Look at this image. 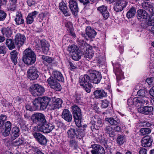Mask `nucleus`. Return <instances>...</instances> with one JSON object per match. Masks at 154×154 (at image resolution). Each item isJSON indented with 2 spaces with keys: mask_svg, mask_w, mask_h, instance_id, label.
Wrapping results in <instances>:
<instances>
[{
  "mask_svg": "<svg viewBox=\"0 0 154 154\" xmlns=\"http://www.w3.org/2000/svg\"><path fill=\"white\" fill-rule=\"evenodd\" d=\"M2 32L4 35L8 38L11 37L12 34L10 28L9 27L3 28Z\"/></svg>",
  "mask_w": 154,
  "mask_h": 154,
  "instance_id": "33",
  "label": "nucleus"
},
{
  "mask_svg": "<svg viewBox=\"0 0 154 154\" xmlns=\"http://www.w3.org/2000/svg\"><path fill=\"white\" fill-rule=\"evenodd\" d=\"M91 79L89 76L87 75H85L84 76H81L79 79V83L81 86H85L87 85L90 84Z\"/></svg>",
  "mask_w": 154,
  "mask_h": 154,
  "instance_id": "16",
  "label": "nucleus"
},
{
  "mask_svg": "<svg viewBox=\"0 0 154 154\" xmlns=\"http://www.w3.org/2000/svg\"><path fill=\"white\" fill-rule=\"evenodd\" d=\"M42 59L44 61H46L48 63H51L52 61V60L51 57L44 55L42 56Z\"/></svg>",
  "mask_w": 154,
  "mask_h": 154,
  "instance_id": "56",
  "label": "nucleus"
},
{
  "mask_svg": "<svg viewBox=\"0 0 154 154\" xmlns=\"http://www.w3.org/2000/svg\"><path fill=\"white\" fill-rule=\"evenodd\" d=\"M47 143V139L42 134L39 133V143L41 144L45 145Z\"/></svg>",
  "mask_w": 154,
  "mask_h": 154,
  "instance_id": "40",
  "label": "nucleus"
},
{
  "mask_svg": "<svg viewBox=\"0 0 154 154\" xmlns=\"http://www.w3.org/2000/svg\"><path fill=\"white\" fill-rule=\"evenodd\" d=\"M117 141L119 144H123L125 142L124 137L122 136H119L117 138Z\"/></svg>",
  "mask_w": 154,
  "mask_h": 154,
  "instance_id": "53",
  "label": "nucleus"
},
{
  "mask_svg": "<svg viewBox=\"0 0 154 154\" xmlns=\"http://www.w3.org/2000/svg\"><path fill=\"white\" fill-rule=\"evenodd\" d=\"M97 140L98 141L104 145L106 143V140L102 135L99 136Z\"/></svg>",
  "mask_w": 154,
  "mask_h": 154,
  "instance_id": "45",
  "label": "nucleus"
},
{
  "mask_svg": "<svg viewBox=\"0 0 154 154\" xmlns=\"http://www.w3.org/2000/svg\"><path fill=\"white\" fill-rule=\"evenodd\" d=\"M26 39L24 35L17 33L15 36L14 39L15 45L17 47H20L23 45Z\"/></svg>",
  "mask_w": 154,
  "mask_h": 154,
  "instance_id": "7",
  "label": "nucleus"
},
{
  "mask_svg": "<svg viewBox=\"0 0 154 154\" xmlns=\"http://www.w3.org/2000/svg\"><path fill=\"white\" fill-rule=\"evenodd\" d=\"M61 11L65 16H69L70 15V14L69 12L68 9L67 7H64V8L62 9Z\"/></svg>",
  "mask_w": 154,
  "mask_h": 154,
  "instance_id": "54",
  "label": "nucleus"
},
{
  "mask_svg": "<svg viewBox=\"0 0 154 154\" xmlns=\"http://www.w3.org/2000/svg\"><path fill=\"white\" fill-rule=\"evenodd\" d=\"M47 121L44 115L42 113H39V126L40 125L46 123Z\"/></svg>",
  "mask_w": 154,
  "mask_h": 154,
  "instance_id": "38",
  "label": "nucleus"
},
{
  "mask_svg": "<svg viewBox=\"0 0 154 154\" xmlns=\"http://www.w3.org/2000/svg\"><path fill=\"white\" fill-rule=\"evenodd\" d=\"M49 44H47L45 46L42 47V51L45 54H47L49 50Z\"/></svg>",
  "mask_w": 154,
  "mask_h": 154,
  "instance_id": "62",
  "label": "nucleus"
},
{
  "mask_svg": "<svg viewBox=\"0 0 154 154\" xmlns=\"http://www.w3.org/2000/svg\"><path fill=\"white\" fill-rule=\"evenodd\" d=\"M16 3H13L12 2V3H10L8 6V10L11 11H14L15 9L16 4Z\"/></svg>",
  "mask_w": 154,
  "mask_h": 154,
  "instance_id": "52",
  "label": "nucleus"
},
{
  "mask_svg": "<svg viewBox=\"0 0 154 154\" xmlns=\"http://www.w3.org/2000/svg\"><path fill=\"white\" fill-rule=\"evenodd\" d=\"M140 131L142 135H144L149 134L151 130L149 128H141Z\"/></svg>",
  "mask_w": 154,
  "mask_h": 154,
  "instance_id": "41",
  "label": "nucleus"
},
{
  "mask_svg": "<svg viewBox=\"0 0 154 154\" xmlns=\"http://www.w3.org/2000/svg\"><path fill=\"white\" fill-rule=\"evenodd\" d=\"M95 97L97 99H100L106 97L107 93L103 89L98 88L93 93Z\"/></svg>",
  "mask_w": 154,
  "mask_h": 154,
  "instance_id": "12",
  "label": "nucleus"
},
{
  "mask_svg": "<svg viewBox=\"0 0 154 154\" xmlns=\"http://www.w3.org/2000/svg\"><path fill=\"white\" fill-rule=\"evenodd\" d=\"M45 91V89L43 86L39 85V96L44 94Z\"/></svg>",
  "mask_w": 154,
  "mask_h": 154,
  "instance_id": "64",
  "label": "nucleus"
},
{
  "mask_svg": "<svg viewBox=\"0 0 154 154\" xmlns=\"http://www.w3.org/2000/svg\"><path fill=\"white\" fill-rule=\"evenodd\" d=\"M136 14V10L134 8L132 7L127 12L126 14L127 17L129 19L134 17Z\"/></svg>",
  "mask_w": 154,
  "mask_h": 154,
  "instance_id": "35",
  "label": "nucleus"
},
{
  "mask_svg": "<svg viewBox=\"0 0 154 154\" xmlns=\"http://www.w3.org/2000/svg\"><path fill=\"white\" fill-rule=\"evenodd\" d=\"M20 135V129L18 127H13L11 132V141L12 142L13 140L18 137Z\"/></svg>",
  "mask_w": 154,
  "mask_h": 154,
  "instance_id": "19",
  "label": "nucleus"
},
{
  "mask_svg": "<svg viewBox=\"0 0 154 154\" xmlns=\"http://www.w3.org/2000/svg\"><path fill=\"white\" fill-rule=\"evenodd\" d=\"M91 72L90 74L92 78L93 83L95 84L99 83L102 79L100 73L96 70H93Z\"/></svg>",
  "mask_w": 154,
  "mask_h": 154,
  "instance_id": "11",
  "label": "nucleus"
},
{
  "mask_svg": "<svg viewBox=\"0 0 154 154\" xmlns=\"http://www.w3.org/2000/svg\"><path fill=\"white\" fill-rule=\"evenodd\" d=\"M10 130L4 128L3 131V135L4 136H7L9 135L10 133Z\"/></svg>",
  "mask_w": 154,
  "mask_h": 154,
  "instance_id": "63",
  "label": "nucleus"
},
{
  "mask_svg": "<svg viewBox=\"0 0 154 154\" xmlns=\"http://www.w3.org/2000/svg\"><path fill=\"white\" fill-rule=\"evenodd\" d=\"M147 91L145 89H141L137 91V94L140 97H146Z\"/></svg>",
  "mask_w": 154,
  "mask_h": 154,
  "instance_id": "44",
  "label": "nucleus"
},
{
  "mask_svg": "<svg viewBox=\"0 0 154 154\" xmlns=\"http://www.w3.org/2000/svg\"><path fill=\"white\" fill-rule=\"evenodd\" d=\"M85 31L86 35L90 38H94L97 34L95 30L89 26H87L86 27Z\"/></svg>",
  "mask_w": 154,
  "mask_h": 154,
  "instance_id": "20",
  "label": "nucleus"
},
{
  "mask_svg": "<svg viewBox=\"0 0 154 154\" xmlns=\"http://www.w3.org/2000/svg\"><path fill=\"white\" fill-rule=\"evenodd\" d=\"M112 65L113 66V71L115 72L116 76V79L117 83L121 79L120 77L122 75L123 73L120 68V65L118 63L116 64L115 65H114L113 64Z\"/></svg>",
  "mask_w": 154,
  "mask_h": 154,
  "instance_id": "15",
  "label": "nucleus"
},
{
  "mask_svg": "<svg viewBox=\"0 0 154 154\" xmlns=\"http://www.w3.org/2000/svg\"><path fill=\"white\" fill-rule=\"evenodd\" d=\"M148 24L149 25L154 26V13H152L149 17Z\"/></svg>",
  "mask_w": 154,
  "mask_h": 154,
  "instance_id": "49",
  "label": "nucleus"
},
{
  "mask_svg": "<svg viewBox=\"0 0 154 154\" xmlns=\"http://www.w3.org/2000/svg\"><path fill=\"white\" fill-rule=\"evenodd\" d=\"M126 2L124 0L118 1L116 3L114 9L116 12L121 11L126 6Z\"/></svg>",
  "mask_w": 154,
  "mask_h": 154,
  "instance_id": "13",
  "label": "nucleus"
},
{
  "mask_svg": "<svg viewBox=\"0 0 154 154\" xmlns=\"http://www.w3.org/2000/svg\"><path fill=\"white\" fill-rule=\"evenodd\" d=\"M101 106L103 108H106L108 106L109 102L106 100H102L101 101Z\"/></svg>",
  "mask_w": 154,
  "mask_h": 154,
  "instance_id": "61",
  "label": "nucleus"
},
{
  "mask_svg": "<svg viewBox=\"0 0 154 154\" xmlns=\"http://www.w3.org/2000/svg\"><path fill=\"white\" fill-rule=\"evenodd\" d=\"M7 0H0V9L4 10L6 8Z\"/></svg>",
  "mask_w": 154,
  "mask_h": 154,
  "instance_id": "50",
  "label": "nucleus"
},
{
  "mask_svg": "<svg viewBox=\"0 0 154 154\" xmlns=\"http://www.w3.org/2000/svg\"><path fill=\"white\" fill-rule=\"evenodd\" d=\"M137 17L138 19H146L148 16V14L144 10L139 9L137 11Z\"/></svg>",
  "mask_w": 154,
  "mask_h": 154,
  "instance_id": "24",
  "label": "nucleus"
},
{
  "mask_svg": "<svg viewBox=\"0 0 154 154\" xmlns=\"http://www.w3.org/2000/svg\"><path fill=\"white\" fill-rule=\"evenodd\" d=\"M78 44L79 47L82 48L84 49L85 47L88 46V44L86 42L83 40H79L78 41Z\"/></svg>",
  "mask_w": 154,
  "mask_h": 154,
  "instance_id": "47",
  "label": "nucleus"
},
{
  "mask_svg": "<svg viewBox=\"0 0 154 154\" xmlns=\"http://www.w3.org/2000/svg\"><path fill=\"white\" fill-rule=\"evenodd\" d=\"M53 74L54 79L60 81H63L64 80L62 74L60 72L55 71L53 72Z\"/></svg>",
  "mask_w": 154,
  "mask_h": 154,
  "instance_id": "28",
  "label": "nucleus"
},
{
  "mask_svg": "<svg viewBox=\"0 0 154 154\" xmlns=\"http://www.w3.org/2000/svg\"><path fill=\"white\" fill-rule=\"evenodd\" d=\"M67 137L70 139L75 138L81 139L85 134L83 131L79 129H76L74 128H70L67 131Z\"/></svg>",
  "mask_w": 154,
  "mask_h": 154,
  "instance_id": "2",
  "label": "nucleus"
},
{
  "mask_svg": "<svg viewBox=\"0 0 154 154\" xmlns=\"http://www.w3.org/2000/svg\"><path fill=\"white\" fill-rule=\"evenodd\" d=\"M76 48H77V46L75 45H70L68 47V51L69 53H72L75 51L77 50Z\"/></svg>",
  "mask_w": 154,
  "mask_h": 154,
  "instance_id": "51",
  "label": "nucleus"
},
{
  "mask_svg": "<svg viewBox=\"0 0 154 154\" xmlns=\"http://www.w3.org/2000/svg\"><path fill=\"white\" fill-rule=\"evenodd\" d=\"M82 55V53L79 50H77L75 51L72 54V57L73 60H78L81 58Z\"/></svg>",
  "mask_w": 154,
  "mask_h": 154,
  "instance_id": "30",
  "label": "nucleus"
},
{
  "mask_svg": "<svg viewBox=\"0 0 154 154\" xmlns=\"http://www.w3.org/2000/svg\"><path fill=\"white\" fill-rule=\"evenodd\" d=\"M50 99L47 97H39V103L40 104V109L44 110L45 109L47 106H48Z\"/></svg>",
  "mask_w": 154,
  "mask_h": 154,
  "instance_id": "8",
  "label": "nucleus"
},
{
  "mask_svg": "<svg viewBox=\"0 0 154 154\" xmlns=\"http://www.w3.org/2000/svg\"><path fill=\"white\" fill-rule=\"evenodd\" d=\"M74 119L75 124L78 127H80L82 126L81 123V120L82 116H77V117H73Z\"/></svg>",
  "mask_w": 154,
  "mask_h": 154,
  "instance_id": "42",
  "label": "nucleus"
},
{
  "mask_svg": "<svg viewBox=\"0 0 154 154\" xmlns=\"http://www.w3.org/2000/svg\"><path fill=\"white\" fill-rule=\"evenodd\" d=\"M62 100L60 98H52L51 103L49 104L48 109L50 110L59 109L62 106Z\"/></svg>",
  "mask_w": 154,
  "mask_h": 154,
  "instance_id": "4",
  "label": "nucleus"
},
{
  "mask_svg": "<svg viewBox=\"0 0 154 154\" xmlns=\"http://www.w3.org/2000/svg\"><path fill=\"white\" fill-rule=\"evenodd\" d=\"M153 109V107L147 106L140 107L138 109L139 112L148 115L152 112Z\"/></svg>",
  "mask_w": 154,
  "mask_h": 154,
  "instance_id": "18",
  "label": "nucleus"
},
{
  "mask_svg": "<svg viewBox=\"0 0 154 154\" xmlns=\"http://www.w3.org/2000/svg\"><path fill=\"white\" fill-rule=\"evenodd\" d=\"M98 10L101 13L103 17L106 19L109 16V14L107 11V6L102 5L97 8Z\"/></svg>",
  "mask_w": 154,
  "mask_h": 154,
  "instance_id": "21",
  "label": "nucleus"
},
{
  "mask_svg": "<svg viewBox=\"0 0 154 154\" xmlns=\"http://www.w3.org/2000/svg\"><path fill=\"white\" fill-rule=\"evenodd\" d=\"M33 107L35 109V110L37 109L38 106V98H35L33 102Z\"/></svg>",
  "mask_w": 154,
  "mask_h": 154,
  "instance_id": "58",
  "label": "nucleus"
},
{
  "mask_svg": "<svg viewBox=\"0 0 154 154\" xmlns=\"http://www.w3.org/2000/svg\"><path fill=\"white\" fill-rule=\"evenodd\" d=\"M4 10L0 9V21L4 20L7 16L6 13L4 11Z\"/></svg>",
  "mask_w": 154,
  "mask_h": 154,
  "instance_id": "48",
  "label": "nucleus"
},
{
  "mask_svg": "<svg viewBox=\"0 0 154 154\" xmlns=\"http://www.w3.org/2000/svg\"><path fill=\"white\" fill-rule=\"evenodd\" d=\"M146 82L149 85H153L154 84V78H148Z\"/></svg>",
  "mask_w": 154,
  "mask_h": 154,
  "instance_id": "59",
  "label": "nucleus"
},
{
  "mask_svg": "<svg viewBox=\"0 0 154 154\" xmlns=\"http://www.w3.org/2000/svg\"><path fill=\"white\" fill-rule=\"evenodd\" d=\"M72 109L73 112V117L82 116L81 110L80 108L76 105L72 106Z\"/></svg>",
  "mask_w": 154,
  "mask_h": 154,
  "instance_id": "27",
  "label": "nucleus"
},
{
  "mask_svg": "<svg viewBox=\"0 0 154 154\" xmlns=\"http://www.w3.org/2000/svg\"><path fill=\"white\" fill-rule=\"evenodd\" d=\"M47 82L50 85L51 87L56 91H60L61 89V87L60 84L58 83L57 80L54 79L52 77L49 78Z\"/></svg>",
  "mask_w": 154,
  "mask_h": 154,
  "instance_id": "6",
  "label": "nucleus"
},
{
  "mask_svg": "<svg viewBox=\"0 0 154 154\" xmlns=\"http://www.w3.org/2000/svg\"><path fill=\"white\" fill-rule=\"evenodd\" d=\"M153 5L154 4L150 2H149V4L148 6V10L150 13H154L153 11Z\"/></svg>",
  "mask_w": 154,
  "mask_h": 154,
  "instance_id": "57",
  "label": "nucleus"
},
{
  "mask_svg": "<svg viewBox=\"0 0 154 154\" xmlns=\"http://www.w3.org/2000/svg\"><path fill=\"white\" fill-rule=\"evenodd\" d=\"M69 143V146L74 149H76L78 147V142L75 138L70 139Z\"/></svg>",
  "mask_w": 154,
  "mask_h": 154,
  "instance_id": "36",
  "label": "nucleus"
},
{
  "mask_svg": "<svg viewBox=\"0 0 154 154\" xmlns=\"http://www.w3.org/2000/svg\"><path fill=\"white\" fill-rule=\"evenodd\" d=\"M153 141L152 138L149 136L144 137L142 139V145L145 147H150L152 145Z\"/></svg>",
  "mask_w": 154,
  "mask_h": 154,
  "instance_id": "14",
  "label": "nucleus"
},
{
  "mask_svg": "<svg viewBox=\"0 0 154 154\" xmlns=\"http://www.w3.org/2000/svg\"><path fill=\"white\" fill-rule=\"evenodd\" d=\"M83 88H84V89L87 93H90L91 91V88L92 87L90 84L88 85H87L85 86H82Z\"/></svg>",
  "mask_w": 154,
  "mask_h": 154,
  "instance_id": "60",
  "label": "nucleus"
},
{
  "mask_svg": "<svg viewBox=\"0 0 154 154\" xmlns=\"http://www.w3.org/2000/svg\"><path fill=\"white\" fill-rule=\"evenodd\" d=\"M149 99L146 97H135L133 99L129 98L127 101L128 105H134L139 106L146 105L149 103Z\"/></svg>",
  "mask_w": 154,
  "mask_h": 154,
  "instance_id": "3",
  "label": "nucleus"
},
{
  "mask_svg": "<svg viewBox=\"0 0 154 154\" xmlns=\"http://www.w3.org/2000/svg\"><path fill=\"white\" fill-rule=\"evenodd\" d=\"M84 55L85 58H91L94 55L93 49L88 48L86 49L84 53Z\"/></svg>",
  "mask_w": 154,
  "mask_h": 154,
  "instance_id": "32",
  "label": "nucleus"
},
{
  "mask_svg": "<svg viewBox=\"0 0 154 154\" xmlns=\"http://www.w3.org/2000/svg\"><path fill=\"white\" fill-rule=\"evenodd\" d=\"M6 44L10 50H12L15 48V45L11 39H7Z\"/></svg>",
  "mask_w": 154,
  "mask_h": 154,
  "instance_id": "34",
  "label": "nucleus"
},
{
  "mask_svg": "<svg viewBox=\"0 0 154 154\" xmlns=\"http://www.w3.org/2000/svg\"><path fill=\"white\" fill-rule=\"evenodd\" d=\"M62 117L66 121L69 122L72 119V116L70 111L67 109H64L62 113Z\"/></svg>",
  "mask_w": 154,
  "mask_h": 154,
  "instance_id": "17",
  "label": "nucleus"
},
{
  "mask_svg": "<svg viewBox=\"0 0 154 154\" xmlns=\"http://www.w3.org/2000/svg\"><path fill=\"white\" fill-rule=\"evenodd\" d=\"M36 56L31 49L27 48L24 51L23 61L27 65L33 64L36 61Z\"/></svg>",
  "mask_w": 154,
  "mask_h": 154,
  "instance_id": "1",
  "label": "nucleus"
},
{
  "mask_svg": "<svg viewBox=\"0 0 154 154\" xmlns=\"http://www.w3.org/2000/svg\"><path fill=\"white\" fill-rule=\"evenodd\" d=\"M105 132L109 134L110 137H112L114 135V132L112 127L109 126H107L105 129Z\"/></svg>",
  "mask_w": 154,
  "mask_h": 154,
  "instance_id": "39",
  "label": "nucleus"
},
{
  "mask_svg": "<svg viewBox=\"0 0 154 154\" xmlns=\"http://www.w3.org/2000/svg\"><path fill=\"white\" fill-rule=\"evenodd\" d=\"M92 147L99 153V154H104V148L99 145L94 144L91 145Z\"/></svg>",
  "mask_w": 154,
  "mask_h": 154,
  "instance_id": "29",
  "label": "nucleus"
},
{
  "mask_svg": "<svg viewBox=\"0 0 154 154\" xmlns=\"http://www.w3.org/2000/svg\"><path fill=\"white\" fill-rule=\"evenodd\" d=\"M33 134L34 137L38 141V126L34 127L33 129Z\"/></svg>",
  "mask_w": 154,
  "mask_h": 154,
  "instance_id": "43",
  "label": "nucleus"
},
{
  "mask_svg": "<svg viewBox=\"0 0 154 154\" xmlns=\"http://www.w3.org/2000/svg\"><path fill=\"white\" fill-rule=\"evenodd\" d=\"M38 84H35L32 85L30 87V90L32 95L35 97L38 96Z\"/></svg>",
  "mask_w": 154,
  "mask_h": 154,
  "instance_id": "25",
  "label": "nucleus"
},
{
  "mask_svg": "<svg viewBox=\"0 0 154 154\" xmlns=\"http://www.w3.org/2000/svg\"><path fill=\"white\" fill-rule=\"evenodd\" d=\"M54 128V126L52 124H47L46 122L43 124L40 125L39 126V131L44 133H48L51 131Z\"/></svg>",
  "mask_w": 154,
  "mask_h": 154,
  "instance_id": "9",
  "label": "nucleus"
},
{
  "mask_svg": "<svg viewBox=\"0 0 154 154\" xmlns=\"http://www.w3.org/2000/svg\"><path fill=\"white\" fill-rule=\"evenodd\" d=\"M38 13V12L35 11L29 13L26 18V23L28 24H31L33 21L34 19L36 17Z\"/></svg>",
  "mask_w": 154,
  "mask_h": 154,
  "instance_id": "22",
  "label": "nucleus"
},
{
  "mask_svg": "<svg viewBox=\"0 0 154 154\" xmlns=\"http://www.w3.org/2000/svg\"><path fill=\"white\" fill-rule=\"evenodd\" d=\"M32 120L34 123H37L38 121V113L33 115L32 117Z\"/></svg>",
  "mask_w": 154,
  "mask_h": 154,
  "instance_id": "55",
  "label": "nucleus"
},
{
  "mask_svg": "<svg viewBox=\"0 0 154 154\" xmlns=\"http://www.w3.org/2000/svg\"><path fill=\"white\" fill-rule=\"evenodd\" d=\"M14 20L17 25L22 24L24 23V20L20 12H17L16 13Z\"/></svg>",
  "mask_w": 154,
  "mask_h": 154,
  "instance_id": "23",
  "label": "nucleus"
},
{
  "mask_svg": "<svg viewBox=\"0 0 154 154\" xmlns=\"http://www.w3.org/2000/svg\"><path fill=\"white\" fill-rule=\"evenodd\" d=\"M18 52L15 50L12 51L10 53L11 58V61L15 65L17 63Z\"/></svg>",
  "mask_w": 154,
  "mask_h": 154,
  "instance_id": "26",
  "label": "nucleus"
},
{
  "mask_svg": "<svg viewBox=\"0 0 154 154\" xmlns=\"http://www.w3.org/2000/svg\"><path fill=\"white\" fill-rule=\"evenodd\" d=\"M38 69L36 67L33 66H31L27 71V77L30 80L36 79L38 77Z\"/></svg>",
  "mask_w": 154,
  "mask_h": 154,
  "instance_id": "5",
  "label": "nucleus"
},
{
  "mask_svg": "<svg viewBox=\"0 0 154 154\" xmlns=\"http://www.w3.org/2000/svg\"><path fill=\"white\" fill-rule=\"evenodd\" d=\"M69 7L72 14L75 16H76L79 11V8L77 2L73 0L69 1Z\"/></svg>",
  "mask_w": 154,
  "mask_h": 154,
  "instance_id": "10",
  "label": "nucleus"
},
{
  "mask_svg": "<svg viewBox=\"0 0 154 154\" xmlns=\"http://www.w3.org/2000/svg\"><path fill=\"white\" fill-rule=\"evenodd\" d=\"M105 120L108 122L112 125H116L120 122V120L117 118L115 119L113 118H106Z\"/></svg>",
  "mask_w": 154,
  "mask_h": 154,
  "instance_id": "31",
  "label": "nucleus"
},
{
  "mask_svg": "<svg viewBox=\"0 0 154 154\" xmlns=\"http://www.w3.org/2000/svg\"><path fill=\"white\" fill-rule=\"evenodd\" d=\"M7 118V116L5 115L1 114L0 115V128L3 125L4 122L6 120Z\"/></svg>",
  "mask_w": 154,
  "mask_h": 154,
  "instance_id": "46",
  "label": "nucleus"
},
{
  "mask_svg": "<svg viewBox=\"0 0 154 154\" xmlns=\"http://www.w3.org/2000/svg\"><path fill=\"white\" fill-rule=\"evenodd\" d=\"M25 143L26 142L24 140V138L22 137L19 138L17 140L14 142L13 143V145L15 146H18L24 145Z\"/></svg>",
  "mask_w": 154,
  "mask_h": 154,
  "instance_id": "37",
  "label": "nucleus"
}]
</instances>
